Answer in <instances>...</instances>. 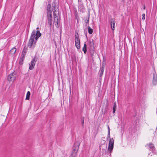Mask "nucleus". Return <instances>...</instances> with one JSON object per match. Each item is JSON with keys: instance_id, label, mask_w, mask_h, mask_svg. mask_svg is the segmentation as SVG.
I'll list each match as a JSON object with an SVG mask.
<instances>
[{"instance_id": "obj_1", "label": "nucleus", "mask_w": 157, "mask_h": 157, "mask_svg": "<svg viewBox=\"0 0 157 157\" xmlns=\"http://www.w3.org/2000/svg\"><path fill=\"white\" fill-rule=\"evenodd\" d=\"M47 15L48 23L50 27L54 22L56 27H58L59 12L57 8L56 9L53 6L52 7L50 5L48 4L47 6Z\"/></svg>"}, {"instance_id": "obj_2", "label": "nucleus", "mask_w": 157, "mask_h": 157, "mask_svg": "<svg viewBox=\"0 0 157 157\" xmlns=\"http://www.w3.org/2000/svg\"><path fill=\"white\" fill-rule=\"evenodd\" d=\"M36 31L33 30L31 34L30 39L28 44V46L29 48L32 47L34 48L35 47V42H34V38H35V34Z\"/></svg>"}, {"instance_id": "obj_3", "label": "nucleus", "mask_w": 157, "mask_h": 157, "mask_svg": "<svg viewBox=\"0 0 157 157\" xmlns=\"http://www.w3.org/2000/svg\"><path fill=\"white\" fill-rule=\"evenodd\" d=\"M114 143V140L113 138L110 139L108 146V151L110 155L113 148Z\"/></svg>"}, {"instance_id": "obj_4", "label": "nucleus", "mask_w": 157, "mask_h": 157, "mask_svg": "<svg viewBox=\"0 0 157 157\" xmlns=\"http://www.w3.org/2000/svg\"><path fill=\"white\" fill-rule=\"evenodd\" d=\"M75 45L77 48L79 49L80 48V39L78 33H75Z\"/></svg>"}, {"instance_id": "obj_5", "label": "nucleus", "mask_w": 157, "mask_h": 157, "mask_svg": "<svg viewBox=\"0 0 157 157\" xmlns=\"http://www.w3.org/2000/svg\"><path fill=\"white\" fill-rule=\"evenodd\" d=\"M80 142L77 141H75L74 145L73 147V152L72 153L76 154L79 147Z\"/></svg>"}, {"instance_id": "obj_6", "label": "nucleus", "mask_w": 157, "mask_h": 157, "mask_svg": "<svg viewBox=\"0 0 157 157\" xmlns=\"http://www.w3.org/2000/svg\"><path fill=\"white\" fill-rule=\"evenodd\" d=\"M17 76L16 73L13 72L8 76L7 79L9 81L13 82L16 78Z\"/></svg>"}, {"instance_id": "obj_7", "label": "nucleus", "mask_w": 157, "mask_h": 157, "mask_svg": "<svg viewBox=\"0 0 157 157\" xmlns=\"http://www.w3.org/2000/svg\"><path fill=\"white\" fill-rule=\"evenodd\" d=\"M36 58H34L31 61L30 63L29 64V69L30 70H33L35 66L36 63Z\"/></svg>"}, {"instance_id": "obj_8", "label": "nucleus", "mask_w": 157, "mask_h": 157, "mask_svg": "<svg viewBox=\"0 0 157 157\" xmlns=\"http://www.w3.org/2000/svg\"><path fill=\"white\" fill-rule=\"evenodd\" d=\"M94 41L93 40H89L88 46H89L90 49L92 50L91 52H92L93 53H94Z\"/></svg>"}, {"instance_id": "obj_9", "label": "nucleus", "mask_w": 157, "mask_h": 157, "mask_svg": "<svg viewBox=\"0 0 157 157\" xmlns=\"http://www.w3.org/2000/svg\"><path fill=\"white\" fill-rule=\"evenodd\" d=\"M41 35V34L40 33L39 30H37L36 32V33L35 34V39L37 40L39 37Z\"/></svg>"}, {"instance_id": "obj_10", "label": "nucleus", "mask_w": 157, "mask_h": 157, "mask_svg": "<svg viewBox=\"0 0 157 157\" xmlns=\"http://www.w3.org/2000/svg\"><path fill=\"white\" fill-rule=\"evenodd\" d=\"M110 25H111V28L112 30H114L115 29V21L113 19H112L111 20Z\"/></svg>"}, {"instance_id": "obj_11", "label": "nucleus", "mask_w": 157, "mask_h": 157, "mask_svg": "<svg viewBox=\"0 0 157 157\" xmlns=\"http://www.w3.org/2000/svg\"><path fill=\"white\" fill-rule=\"evenodd\" d=\"M147 145L148 146L149 148V149L150 151H153V149L155 147L154 145L152 144H147Z\"/></svg>"}, {"instance_id": "obj_12", "label": "nucleus", "mask_w": 157, "mask_h": 157, "mask_svg": "<svg viewBox=\"0 0 157 157\" xmlns=\"http://www.w3.org/2000/svg\"><path fill=\"white\" fill-rule=\"evenodd\" d=\"M104 70V66H102V67L101 68L99 72L100 76L101 77L102 76L103 72Z\"/></svg>"}, {"instance_id": "obj_13", "label": "nucleus", "mask_w": 157, "mask_h": 157, "mask_svg": "<svg viewBox=\"0 0 157 157\" xmlns=\"http://www.w3.org/2000/svg\"><path fill=\"white\" fill-rule=\"evenodd\" d=\"M86 44L85 42L84 44V46L82 48V51H83L84 53L86 54Z\"/></svg>"}, {"instance_id": "obj_14", "label": "nucleus", "mask_w": 157, "mask_h": 157, "mask_svg": "<svg viewBox=\"0 0 157 157\" xmlns=\"http://www.w3.org/2000/svg\"><path fill=\"white\" fill-rule=\"evenodd\" d=\"M16 48H13L10 50V53L12 54H13L16 52Z\"/></svg>"}, {"instance_id": "obj_15", "label": "nucleus", "mask_w": 157, "mask_h": 157, "mask_svg": "<svg viewBox=\"0 0 157 157\" xmlns=\"http://www.w3.org/2000/svg\"><path fill=\"white\" fill-rule=\"evenodd\" d=\"M30 95V93L29 91H28L26 94V100H29V99Z\"/></svg>"}, {"instance_id": "obj_16", "label": "nucleus", "mask_w": 157, "mask_h": 157, "mask_svg": "<svg viewBox=\"0 0 157 157\" xmlns=\"http://www.w3.org/2000/svg\"><path fill=\"white\" fill-rule=\"evenodd\" d=\"M88 32L90 34H92L93 32V29L89 26L88 27Z\"/></svg>"}, {"instance_id": "obj_17", "label": "nucleus", "mask_w": 157, "mask_h": 157, "mask_svg": "<svg viewBox=\"0 0 157 157\" xmlns=\"http://www.w3.org/2000/svg\"><path fill=\"white\" fill-rule=\"evenodd\" d=\"M24 59H25V57H23L22 56H21V59L20 60L19 62V64H20L21 65V64H22V63H22V62L24 60Z\"/></svg>"}, {"instance_id": "obj_18", "label": "nucleus", "mask_w": 157, "mask_h": 157, "mask_svg": "<svg viewBox=\"0 0 157 157\" xmlns=\"http://www.w3.org/2000/svg\"><path fill=\"white\" fill-rule=\"evenodd\" d=\"M116 103L115 102L114 103V104L113 105V113H115V111H116Z\"/></svg>"}, {"instance_id": "obj_19", "label": "nucleus", "mask_w": 157, "mask_h": 157, "mask_svg": "<svg viewBox=\"0 0 157 157\" xmlns=\"http://www.w3.org/2000/svg\"><path fill=\"white\" fill-rule=\"evenodd\" d=\"M157 78H153V83L154 85H155L157 84Z\"/></svg>"}, {"instance_id": "obj_20", "label": "nucleus", "mask_w": 157, "mask_h": 157, "mask_svg": "<svg viewBox=\"0 0 157 157\" xmlns=\"http://www.w3.org/2000/svg\"><path fill=\"white\" fill-rule=\"evenodd\" d=\"M84 118L82 117L81 118V123L82 124V125L83 127H84Z\"/></svg>"}, {"instance_id": "obj_21", "label": "nucleus", "mask_w": 157, "mask_h": 157, "mask_svg": "<svg viewBox=\"0 0 157 157\" xmlns=\"http://www.w3.org/2000/svg\"><path fill=\"white\" fill-rule=\"evenodd\" d=\"M76 156V154L75 153H72L70 155L69 157H75Z\"/></svg>"}, {"instance_id": "obj_22", "label": "nucleus", "mask_w": 157, "mask_h": 157, "mask_svg": "<svg viewBox=\"0 0 157 157\" xmlns=\"http://www.w3.org/2000/svg\"><path fill=\"white\" fill-rule=\"evenodd\" d=\"M89 17L87 19H86L85 20V22L86 23V24L88 23L89 22ZM86 26H87V24H86Z\"/></svg>"}, {"instance_id": "obj_23", "label": "nucleus", "mask_w": 157, "mask_h": 157, "mask_svg": "<svg viewBox=\"0 0 157 157\" xmlns=\"http://www.w3.org/2000/svg\"><path fill=\"white\" fill-rule=\"evenodd\" d=\"M27 49L25 48H24L23 49L22 52H24V53H26V52H27Z\"/></svg>"}, {"instance_id": "obj_24", "label": "nucleus", "mask_w": 157, "mask_h": 157, "mask_svg": "<svg viewBox=\"0 0 157 157\" xmlns=\"http://www.w3.org/2000/svg\"><path fill=\"white\" fill-rule=\"evenodd\" d=\"M26 53L22 52L21 56H22L23 57H25V56L26 55Z\"/></svg>"}, {"instance_id": "obj_25", "label": "nucleus", "mask_w": 157, "mask_h": 157, "mask_svg": "<svg viewBox=\"0 0 157 157\" xmlns=\"http://www.w3.org/2000/svg\"><path fill=\"white\" fill-rule=\"evenodd\" d=\"M145 14H142V19L144 20L145 19Z\"/></svg>"}, {"instance_id": "obj_26", "label": "nucleus", "mask_w": 157, "mask_h": 157, "mask_svg": "<svg viewBox=\"0 0 157 157\" xmlns=\"http://www.w3.org/2000/svg\"><path fill=\"white\" fill-rule=\"evenodd\" d=\"M108 135H110V132L109 130H108Z\"/></svg>"}, {"instance_id": "obj_27", "label": "nucleus", "mask_w": 157, "mask_h": 157, "mask_svg": "<svg viewBox=\"0 0 157 157\" xmlns=\"http://www.w3.org/2000/svg\"><path fill=\"white\" fill-rule=\"evenodd\" d=\"M108 138H110V135H108V136H107V139H108Z\"/></svg>"}, {"instance_id": "obj_28", "label": "nucleus", "mask_w": 157, "mask_h": 157, "mask_svg": "<svg viewBox=\"0 0 157 157\" xmlns=\"http://www.w3.org/2000/svg\"><path fill=\"white\" fill-rule=\"evenodd\" d=\"M39 29V27H37V28H36V29H37V30H38V29Z\"/></svg>"}, {"instance_id": "obj_29", "label": "nucleus", "mask_w": 157, "mask_h": 157, "mask_svg": "<svg viewBox=\"0 0 157 157\" xmlns=\"http://www.w3.org/2000/svg\"><path fill=\"white\" fill-rule=\"evenodd\" d=\"M108 130H110L109 128V126H108Z\"/></svg>"}, {"instance_id": "obj_30", "label": "nucleus", "mask_w": 157, "mask_h": 157, "mask_svg": "<svg viewBox=\"0 0 157 157\" xmlns=\"http://www.w3.org/2000/svg\"><path fill=\"white\" fill-rule=\"evenodd\" d=\"M145 7L144 6V10H145Z\"/></svg>"}]
</instances>
